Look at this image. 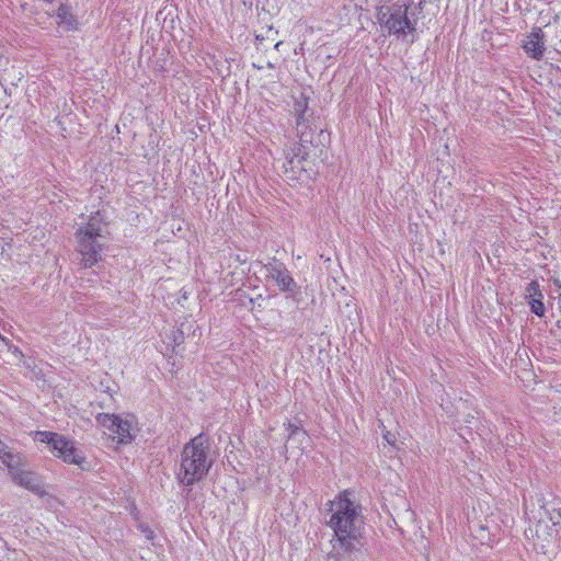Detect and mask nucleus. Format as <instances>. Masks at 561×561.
Wrapping results in <instances>:
<instances>
[{"label":"nucleus","instance_id":"20e7f679","mask_svg":"<svg viewBox=\"0 0 561 561\" xmlns=\"http://www.w3.org/2000/svg\"><path fill=\"white\" fill-rule=\"evenodd\" d=\"M377 20L380 27L389 35L405 39L408 34L415 31L417 18H411L408 8L396 3L380 7Z\"/></svg>","mask_w":561,"mask_h":561},{"label":"nucleus","instance_id":"6e6552de","mask_svg":"<svg viewBox=\"0 0 561 561\" xmlns=\"http://www.w3.org/2000/svg\"><path fill=\"white\" fill-rule=\"evenodd\" d=\"M96 420L100 425L116 434L117 443L128 444L133 440V419L122 417L116 414L100 413Z\"/></svg>","mask_w":561,"mask_h":561},{"label":"nucleus","instance_id":"2eb2a0df","mask_svg":"<svg viewBox=\"0 0 561 561\" xmlns=\"http://www.w3.org/2000/svg\"><path fill=\"white\" fill-rule=\"evenodd\" d=\"M425 0H409V2H404L403 8H408L410 11L411 18H419L423 13Z\"/></svg>","mask_w":561,"mask_h":561},{"label":"nucleus","instance_id":"4468645a","mask_svg":"<svg viewBox=\"0 0 561 561\" xmlns=\"http://www.w3.org/2000/svg\"><path fill=\"white\" fill-rule=\"evenodd\" d=\"M0 459L3 462V465L8 468L10 474L12 473V471H15L20 468V457L18 455H14L10 450L3 453Z\"/></svg>","mask_w":561,"mask_h":561},{"label":"nucleus","instance_id":"39448f33","mask_svg":"<svg viewBox=\"0 0 561 561\" xmlns=\"http://www.w3.org/2000/svg\"><path fill=\"white\" fill-rule=\"evenodd\" d=\"M297 137L299 142L295 144L286 152V162L284 163L285 174L288 180H301L306 173L304 162L306 161V145L312 141V130L308 119H305V126H297Z\"/></svg>","mask_w":561,"mask_h":561},{"label":"nucleus","instance_id":"9d476101","mask_svg":"<svg viewBox=\"0 0 561 561\" xmlns=\"http://www.w3.org/2000/svg\"><path fill=\"white\" fill-rule=\"evenodd\" d=\"M525 297L530 307L531 312H534L538 317H543L545 314V305L542 302L543 295L540 290V286L538 282H530L525 290Z\"/></svg>","mask_w":561,"mask_h":561},{"label":"nucleus","instance_id":"1a4fd4ad","mask_svg":"<svg viewBox=\"0 0 561 561\" xmlns=\"http://www.w3.org/2000/svg\"><path fill=\"white\" fill-rule=\"evenodd\" d=\"M525 54L535 60H541L546 51V36L540 27H534L522 41Z\"/></svg>","mask_w":561,"mask_h":561},{"label":"nucleus","instance_id":"9b49d317","mask_svg":"<svg viewBox=\"0 0 561 561\" xmlns=\"http://www.w3.org/2000/svg\"><path fill=\"white\" fill-rule=\"evenodd\" d=\"M10 476L15 484L23 486L35 494L42 493V485L36 474L19 468L18 470L12 471Z\"/></svg>","mask_w":561,"mask_h":561},{"label":"nucleus","instance_id":"ddd939ff","mask_svg":"<svg viewBox=\"0 0 561 561\" xmlns=\"http://www.w3.org/2000/svg\"><path fill=\"white\" fill-rule=\"evenodd\" d=\"M307 111H308V99L304 94H300V96L295 100V104H294V114L296 116V125L297 126H305V119H307V117H306Z\"/></svg>","mask_w":561,"mask_h":561},{"label":"nucleus","instance_id":"7ed1b4c3","mask_svg":"<svg viewBox=\"0 0 561 561\" xmlns=\"http://www.w3.org/2000/svg\"><path fill=\"white\" fill-rule=\"evenodd\" d=\"M210 443L199 434L186 443L181 453L179 480L184 485H192L201 481L213 466Z\"/></svg>","mask_w":561,"mask_h":561},{"label":"nucleus","instance_id":"0eeeda50","mask_svg":"<svg viewBox=\"0 0 561 561\" xmlns=\"http://www.w3.org/2000/svg\"><path fill=\"white\" fill-rule=\"evenodd\" d=\"M265 276L272 279L282 293L287 294L288 297L296 299L300 295V286L291 277L286 265L273 259L264 265Z\"/></svg>","mask_w":561,"mask_h":561},{"label":"nucleus","instance_id":"f03ea898","mask_svg":"<svg viewBox=\"0 0 561 561\" xmlns=\"http://www.w3.org/2000/svg\"><path fill=\"white\" fill-rule=\"evenodd\" d=\"M107 236V224L100 211L91 215L88 222L77 229V251L80 255V264L84 268L92 267L102 260Z\"/></svg>","mask_w":561,"mask_h":561},{"label":"nucleus","instance_id":"423d86ee","mask_svg":"<svg viewBox=\"0 0 561 561\" xmlns=\"http://www.w3.org/2000/svg\"><path fill=\"white\" fill-rule=\"evenodd\" d=\"M36 440L48 444L55 456L62 459L65 462L77 465L84 469L85 457L75 447L73 443L65 436L58 433L43 431L36 433Z\"/></svg>","mask_w":561,"mask_h":561},{"label":"nucleus","instance_id":"a211bd4d","mask_svg":"<svg viewBox=\"0 0 561 561\" xmlns=\"http://www.w3.org/2000/svg\"><path fill=\"white\" fill-rule=\"evenodd\" d=\"M144 533L146 534V537L148 539H152L153 538V531L150 530L149 528L144 529Z\"/></svg>","mask_w":561,"mask_h":561},{"label":"nucleus","instance_id":"f3484780","mask_svg":"<svg viewBox=\"0 0 561 561\" xmlns=\"http://www.w3.org/2000/svg\"><path fill=\"white\" fill-rule=\"evenodd\" d=\"M9 350H11L15 356L23 357V353L18 346H9Z\"/></svg>","mask_w":561,"mask_h":561},{"label":"nucleus","instance_id":"aec40b11","mask_svg":"<svg viewBox=\"0 0 561 561\" xmlns=\"http://www.w3.org/2000/svg\"><path fill=\"white\" fill-rule=\"evenodd\" d=\"M385 439H386L389 444H391V443H392V442H391L390 433H388L387 435H385Z\"/></svg>","mask_w":561,"mask_h":561},{"label":"nucleus","instance_id":"f8f14e48","mask_svg":"<svg viewBox=\"0 0 561 561\" xmlns=\"http://www.w3.org/2000/svg\"><path fill=\"white\" fill-rule=\"evenodd\" d=\"M56 19L58 25H64L68 31L76 30L78 26V20L72 13L71 7L66 2H60L57 11Z\"/></svg>","mask_w":561,"mask_h":561},{"label":"nucleus","instance_id":"dca6fc26","mask_svg":"<svg viewBox=\"0 0 561 561\" xmlns=\"http://www.w3.org/2000/svg\"><path fill=\"white\" fill-rule=\"evenodd\" d=\"M350 554H347L348 557ZM340 557H346V554H340L332 550V553L329 554L328 561H341Z\"/></svg>","mask_w":561,"mask_h":561},{"label":"nucleus","instance_id":"6ab92c4d","mask_svg":"<svg viewBox=\"0 0 561 561\" xmlns=\"http://www.w3.org/2000/svg\"><path fill=\"white\" fill-rule=\"evenodd\" d=\"M385 439H386L389 444H391V443H392V442H391L390 433H388L387 435H385Z\"/></svg>","mask_w":561,"mask_h":561},{"label":"nucleus","instance_id":"f257e3e1","mask_svg":"<svg viewBox=\"0 0 561 561\" xmlns=\"http://www.w3.org/2000/svg\"><path fill=\"white\" fill-rule=\"evenodd\" d=\"M330 518L327 526L333 531L331 545L340 554H353L363 548L364 517L360 505L351 501L346 494H340L330 502Z\"/></svg>","mask_w":561,"mask_h":561}]
</instances>
